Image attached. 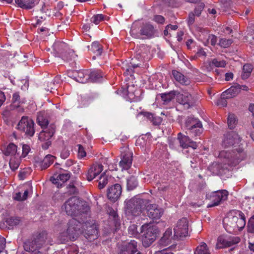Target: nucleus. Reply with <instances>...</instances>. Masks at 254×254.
Wrapping results in <instances>:
<instances>
[{"mask_svg": "<svg viewBox=\"0 0 254 254\" xmlns=\"http://www.w3.org/2000/svg\"><path fill=\"white\" fill-rule=\"evenodd\" d=\"M68 76L78 82L86 83L88 82L89 71L88 70H71L68 72Z\"/></svg>", "mask_w": 254, "mask_h": 254, "instance_id": "nucleus-14", "label": "nucleus"}, {"mask_svg": "<svg viewBox=\"0 0 254 254\" xmlns=\"http://www.w3.org/2000/svg\"><path fill=\"white\" fill-rule=\"evenodd\" d=\"M235 215L238 216V220L236 223V230H242L246 225V220L245 214L240 210L235 212Z\"/></svg>", "mask_w": 254, "mask_h": 254, "instance_id": "nucleus-27", "label": "nucleus"}, {"mask_svg": "<svg viewBox=\"0 0 254 254\" xmlns=\"http://www.w3.org/2000/svg\"><path fill=\"white\" fill-rule=\"evenodd\" d=\"M37 123L42 128L48 127L49 122L45 117L44 113L40 112L37 117Z\"/></svg>", "mask_w": 254, "mask_h": 254, "instance_id": "nucleus-35", "label": "nucleus"}, {"mask_svg": "<svg viewBox=\"0 0 254 254\" xmlns=\"http://www.w3.org/2000/svg\"><path fill=\"white\" fill-rule=\"evenodd\" d=\"M153 20L158 23L163 24L165 21V18L162 15H156L154 16Z\"/></svg>", "mask_w": 254, "mask_h": 254, "instance_id": "nucleus-61", "label": "nucleus"}, {"mask_svg": "<svg viewBox=\"0 0 254 254\" xmlns=\"http://www.w3.org/2000/svg\"><path fill=\"white\" fill-rule=\"evenodd\" d=\"M86 219L87 218H85L83 223L81 224V233L89 241L94 240L98 237V225L94 220L85 221Z\"/></svg>", "mask_w": 254, "mask_h": 254, "instance_id": "nucleus-5", "label": "nucleus"}, {"mask_svg": "<svg viewBox=\"0 0 254 254\" xmlns=\"http://www.w3.org/2000/svg\"><path fill=\"white\" fill-rule=\"evenodd\" d=\"M144 117L148 119L154 125H158L161 123V119L159 117L155 116L151 113L148 112H141L140 113Z\"/></svg>", "mask_w": 254, "mask_h": 254, "instance_id": "nucleus-31", "label": "nucleus"}, {"mask_svg": "<svg viewBox=\"0 0 254 254\" xmlns=\"http://www.w3.org/2000/svg\"><path fill=\"white\" fill-rule=\"evenodd\" d=\"M122 191L121 186L116 184L108 189L107 196L108 198L113 202L117 201L120 197Z\"/></svg>", "mask_w": 254, "mask_h": 254, "instance_id": "nucleus-18", "label": "nucleus"}, {"mask_svg": "<svg viewBox=\"0 0 254 254\" xmlns=\"http://www.w3.org/2000/svg\"><path fill=\"white\" fill-rule=\"evenodd\" d=\"M237 122L238 121L235 115L229 114L227 119V124L230 129H232L234 128L237 124Z\"/></svg>", "mask_w": 254, "mask_h": 254, "instance_id": "nucleus-43", "label": "nucleus"}, {"mask_svg": "<svg viewBox=\"0 0 254 254\" xmlns=\"http://www.w3.org/2000/svg\"><path fill=\"white\" fill-rule=\"evenodd\" d=\"M194 254H210L206 243H201L195 249Z\"/></svg>", "mask_w": 254, "mask_h": 254, "instance_id": "nucleus-39", "label": "nucleus"}, {"mask_svg": "<svg viewBox=\"0 0 254 254\" xmlns=\"http://www.w3.org/2000/svg\"><path fill=\"white\" fill-rule=\"evenodd\" d=\"M103 76V74L100 71H93L89 73L88 81L91 82H99L101 80Z\"/></svg>", "mask_w": 254, "mask_h": 254, "instance_id": "nucleus-33", "label": "nucleus"}, {"mask_svg": "<svg viewBox=\"0 0 254 254\" xmlns=\"http://www.w3.org/2000/svg\"><path fill=\"white\" fill-rule=\"evenodd\" d=\"M247 230L248 233L254 234V215L249 219L247 226Z\"/></svg>", "mask_w": 254, "mask_h": 254, "instance_id": "nucleus-50", "label": "nucleus"}, {"mask_svg": "<svg viewBox=\"0 0 254 254\" xmlns=\"http://www.w3.org/2000/svg\"><path fill=\"white\" fill-rule=\"evenodd\" d=\"M245 157L246 154L240 145L238 148L231 150H222L219 154L222 163L228 166H236Z\"/></svg>", "mask_w": 254, "mask_h": 254, "instance_id": "nucleus-2", "label": "nucleus"}, {"mask_svg": "<svg viewBox=\"0 0 254 254\" xmlns=\"http://www.w3.org/2000/svg\"><path fill=\"white\" fill-rule=\"evenodd\" d=\"M30 150V147L28 145L23 144L22 145V153L21 156L22 158H25L28 154Z\"/></svg>", "mask_w": 254, "mask_h": 254, "instance_id": "nucleus-55", "label": "nucleus"}, {"mask_svg": "<svg viewBox=\"0 0 254 254\" xmlns=\"http://www.w3.org/2000/svg\"><path fill=\"white\" fill-rule=\"evenodd\" d=\"M112 180L111 177L107 176L105 174H102L98 180L99 188L100 189H103L106 185Z\"/></svg>", "mask_w": 254, "mask_h": 254, "instance_id": "nucleus-42", "label": "nucleus"}, {"mask_svg": "<svg viewBox=\"0 0 254 254\" xmlns=\"http://www.w3.org/2000/svg\"><path fill=\"white\" fill-rule=\"evenodd\" d=\"M67 193L69 194H73L77 192V189L75 182H70L68 186H66Z\"/></svg>", "mask_w": 254, "mask_h": 254, "instance_id": "nucleus-49", "label": "nucleus"}, {"mask_svg": "<svg viewBox=\"0 0 254 254\" xmlns=\"http://www.w3.org/2000/svg\"><path fill=\"white\" fill-rule=\"evenodd\" d=\"M189 222L187 218L180 219L174 229V238H182L188 235Z\"/></svg>", "mask_w": 254, "mask_h": 254, "instance_id": "nucleus-11", "label": "nucleus"}, {"mask_svg": "<svg viewBox=\"0 0 254 254\" xmlns=\"http://www.w3.org/2000/svg\"><path fill=\"white\" fill-rule=\"evenodd\" d=\"M238 220V216H230L223 220V225L226 230L232 233L236 230V223Z\"/></svg>", "mask_w": 254, "mask_h": 254, "instance_id": "nucleus-23", "label": "nucleus"}, {"mask_svg": "<svg viewBox=\"0 0 254 254\" xmlns=\"http://www.w3.org/2000/svg\"><path fill=\"white\" fill-rule=\"evenodd\" d=\"M31 169L30 168H25L21 170L18 174V177L20 180H23L31 173Z\"/></svg>", "mask_w": 254, "mask_h": 254, "instance_id": "nucleus-48", "label": "nucleus"}, {"mask_svg": "<svg viewBox=\"0 0 254 254\" xmlns=\"http://www.w3.org/2000/svg\"><path fill=\"white\" fill-rule=\"evenodd\" d=\"M90 50L96 56H100L103 52V46L98 42H94L91 45Z\"/></svg>", "mask_w": 254, "mask_h": 254, "instance_id": "nucleus-37", "label": "nucleus"}, {"mask_svg": "<svg viewBox=\"0 0 254 254\" xmlns=\"http://www.w3.org/2000/svg\"><path fill=\"white\" fill-rule=\"evenodd\" d=\"M181 96L182 98L181 104L184 105L187 104L190 106L194 103V99L190 94L185 92L184 94H182Z\"/></svg>", "mask_w": 254, "mask_h": 254, "instance_id": "nucleus-36", "label": "nucleus"}, {"mask_svg": "<svg viewBox=\"0 0 254 254\" xmlns=\"http://www.w3.org/2000/svg\"><path fill=\"white\" fill-rule=\"evenodd\" d=\"M207 40L212 46H215L217 42V37L214 35H209Z\"/></svg>", "mask_w": 254, "mask_h": 254, "instance_id": "nucleus-62", "label": "nucleus"}, {"mask_svg": "<svg viewBox=\"0 0 254 254\" xmlns=\"http://www.w3.org/2000/svg\"><path fill=\"white\" fill-rule=\"evenodd\" d=\"M232 39H227L226 38H221L219 40V45L223 48H227L232 43Z\"/></svg>", "mask_w": 254, "mask_h": 254, "instance_id": "nucleus-52", "label": "nucleus"}, {"mask_svg": "<svg viewBox=\"0 0 254 254\" xmlns=\"http://www.w3.org/2000/svg\"><path fill=\"white\" fill-rule=\"evenodd\" d=\"M146 210L148 216L152 219H159L163 213L162 209L158 207L156 204H150L149 200V203L146 206Z\"/></svg>", "mask_w": 254, "mask_h": 254, "instance_id": "nucleus-16", "label": "nucleus"}, {"mask_svg": "<svg viewBox=\"0 0 254 254\" xmlns=\"http://www.w3.org/2000/svg\"><path fill=\"white\" fill-rule=\"evenodd\" d=\"M56 127L51 124L47 127L43 128V130L39 134V139L41 141H48L55 132Z\"/></svg>", "mask_w": 254, "mask_h": 254, "instance_id": "nucleus-22", "label": "nucleus"}, {"mask_svg": "<svg viewBox=\"0 0 254 254\" xmlns=\"http://www.w3.org/2000/svg\"><path fill=\"white\" fill-rule=\"evenodd\" d=\"M132 88H134V86H128L127 88V95L128 96L129 98L132 100L133 101H137L139 98L136 95V93L138 94L139 91L134 90L133 92L132 90Z\"/></svg>", "mask_w": 254, "mask_h": 254, "instance_id": "nucleus-46", "label": "nucleus"}, {"mask_svg": "<svg viewBox=\"0 0 254 254\" xmlns=\"http://www.w3.org/2000/svg\"><path fill=\"white\" fill-rule=\"evenodd\" d=\"M22 158L19 154L11 157L9 162V165L12 171H14L18 168Z\"/></svg>", "mask_w": 254, "mask_h": 254, "instance_id": "nucleus-29", "label": "nucleus"}, {"mask_svg": "<svg viewBox=\"0 0 254 254\" xmlns=\"http://www.w3.org/2000/svg\"><path fill=\"white\" fill-rule=\"evenodd\" d=\"M17 147L16 145L13 143H9L5 150L4 154L6 156L11 155V156L17 155L19 154L17 152Z\"/></svg>", "mask_w": 254, "mask_h": 254, "instance_id": "nucleus-40", "label": "nucleus"}, {"mask_svg": "<svg viewBox=\"0 0 254 254\" xmlns=\"http://www.w3.org/2000/svg\"><path fill=\"white\" fill-rule=\"evenodd\" d=\"M138 185L137 178L134 176H130L127 179V190H132L135 189Z\"/></svg>", "mask_w": 254, "mask_h": 254, "instance_id": "nucleus-30", "label": "nucleus"}, {"mask_svg": "<svg viewBox=\"0 0 254 254\" xmlns=\"http://www.w3.org/2000/svg\"><path fill=\"white\" fill-rule=\"evenodd\" d=\"M41 11L45 13L46 14L50 15V12H49V7L50 6L48 4H45L44 2L41 1L40 3Z\"/></svg>", "mask_w": 254, "mask_h": 254, "instance_id": "nucleus-56", "label": "nucleus"}, {"mask_svg": "<svg viewBox=\"0 0 254 254\" xmlns=\"http://www.w3.org/2000/svg\"><path fill=\"white\" fill-rule=\"evenodd\" d=\"M211 64L218 67H224L226 64L224 60H219L218 59H214L211 61Z\"/></svg>", "mask_w": 254, "mask_h": 254, "instance_id": "nucleus-51", "label": "nucleus"}, {"mask_svg": "<svg viewBox=\"0 0 254 254\" xmlns=\"http://www.w3.org/2000/svg\"><path fill=\"white\" fill-rule=\"evenodd\" d=\"M84 220L81 221V219L77 218H72L67 224L68 227L65 232L62 233L59 238L62 243L70 241H74L78 237L79 234L81 233L80 228L81 224L83 223Z\"/></svg>", "mask_w": 254, "mask_h": 254, "instance_id": "nucleus-3", "label": "nucleus"}, {"mask_svg": "<svg viewBox=\"0 0 254 254\" xmlns=\"http://www.w3.org/2000/svg\"><path fill=\"white\" fill-rule=\"evenodd\" d=\"M78 156L79 158H82L86 155V153L83 147V146L79 144L78 145Z\"/></svg>", "mask_w": 254, "mask_h": 254, "instance_id": "nucleus-60", "label": "nucleus"}, {"mask_svg": "<svg viewBox=\"0 0 254 254\" xmlns=\"http://www.w3.org/2000/svg\"><path fill=\"white\" fill-rule=\"evenodd\" d=\"M228 195V192L225 190L212 192L210 195L207 194L206 198L211 201V203L209 204L208 207H211L219 205L221 202L227 199Z\"/></svg>", "mask_w": 254, "mask_h": 254, "instance_id": "nucleus-10", "label": "nucleus"}, {"mask_svg": "<svg viewBox=\"0 0 254 254\" xmlns=\"http://www.w3.org/2000/svg\"><path fill=\"white\" fill-rule=\"evenodd\" d=\"M55 157L51 155H47L41 162V168L42 169H45L49 167L54 161Z\"/></svg>", "mask_w": 254, "mask_h": 254, "instance_id": "nucleus-41", "label": "nucleus"}, {"mask_svg": "<svg viewBox=\"0 0 254 254\" xmlns=\"http://www.w3.org/2000/svg\"><path fill=\"white\" fill-rule=\"evenodd\" d=\"M53 54L55 57L61 58L64 61H70L74 57V51L64 42L57 41L53 46Z\"/></svg>", "mask_w": 254, "mask_h": 254, "instance_id": "nucleus-4", "label": "nucleus"}, {"mask_svg": "<svg viewBox=\"0 0 254 254\" xmlns=\"http://www.w3.org/2000/svg\"><path fill=\"white\" fill-rule=\"evenodd\" d=\"M240 93V87L237 85L231 86L223 92L221 94V101L224 105H226L225 99H229L237 96Z\"/></svg>", "mask_w": 254, "mask_h": 254, "instance_id": "nucleus-24", "label": "nucleus"}, {"mask_svg": "<svg viewBox=\"0 0 254 254\" xmlns=\"http://www.w3.org/2000/svg\"><path fill=\"white\" fill-rule=\"evenodd\" d=\"M253 68V66L251 64H244L241 75L242 79H246L248 78L251 75Z\"/></svg>", "mask_w": 254, "mask_h": 254, "instance_id": "nucleus-38", "label": "nucleus"}, {"mask_svg": "<svg viewBox=\"0 0 254 254\" xmlns=\"http://www.w3.org/2000/svg\"><path fill=\"white\" fill-rule=\"evenodd\" d=\"M34 125V122L31 118L23 116L17 125V129L27 137H30L34 135L35 132Z\"/></svg>", "mask_w": 254, "mask_h": 254, "instance_id": "nucleus-6", "label": "nucleus"}, {"mask_svg": "<svg viewBox=\"0 0 254 254\" xmlns=\"http://www.w3.org/2000/svg\"><path fill=\"white\" fill-rule=\"evenodd\" d=\"M19 6L26 9H30L34 6L35 0H15Z\"/></svg>", "mask_w": 254, "mask_h": 254, "instance_id": "nucleus-32", "label": "nucleus"}, {"mask_svg": "<svg viewBox=\"0 0 254 254\" xmlns=\"http://www.w3.org/2000/svg\"><path fill=\"white\" fill-rule=\"evenodd\" d=\"M241 141V138L237 133L230 131L224 134L222 145L224 148H235L239 145Z\"/></svg>", "mask_w": 254, "mask_h": 254, "instance_id": "nucleus-9", "label": "nucleus"}, {"mask_svg": "<svg viewBox=\"0 0 254 254\" xmlns=\"http://www.w3.org/2000/svg\"><path fill=\"white\" fill-rule=\"evenodd\" d=\"M20 222L19 217H11L7 220V223L10 226H15L18 224Z\"/></svg>", "mask_w": 254, "mask_h": 254, "instance_id": "nucleus-54", "label": "nucleus"}, {"mask_svg": "<svg viewBox=\"0 0 254 254\" xmlns=\"http://www.w3.org/2000/svg\"><path fill=\"white\" fill-rule=\"evenodd\" d=\"M137 243L134 240L119 247L118 254H134L137 252Z\"/></svg>", "mask_w": 254, "mask_h": 254, "instance_id": "nucleus-17", "label": "nucleus"}, {"mask_svg": "<svg viewBox=\"0 0 254 254\" xmlns=\"http://www.w3.org/2000/svg\"><path fill=\"white\" fill-rule=\"evenodd\" d=\"M204 7V4L203 3H201L200 4L198 5L194 9V14L197 16H199L201 13L203 8Z\"/></svg>", "mask_w": 254, "mask_h": 254, "instance_id": "nucleus-59", "label": "nucleus"}, {"mask_svg": "<svg viewBox=\"0 0 254 254\" xmlns=\"http://www.w3.org/2000/svg\"><path fill=\"white\" fill-rule=\"evenodd\" d=\"M107 17L102 14H98L93 15L90 19L92 23L96 25L99 24L101 21L106 20Z\"/></svg>", "mask_w": 254, "mask_h": 254, "instance_id": "nucleus-47", "label": "nucleus"}, {"mask_svg": "<svg viewBox=\"0 0 254 254\" xmlns=\"http://www.w3.org/2000/svg\"><path fill=\"white\" fill-rule=\"evenodd\" d=\"M133 208L130 210L133 216H137L140 215L143 209H146V206L149 203V200L141 198H136L131 200Z\"/></svg>", "mask_w": 254, "mask_h": 254, "instance_id": "nucleus-15", "label": "nucleus"}, {"mask_svg": "<svg viewBox=\"0 0 254 254\" xmlns=\"http://www.w3.org/2000/svg\"><path fill=\"white\" fill-rule=\"evenodd\" d=\"M172 74L174 79L180 84L183 85H188L190 83V78L178 71L174 70L172 71Z\"/></svg>", "mask_w": 254, "mask_h": 254, "instance_id": "nucleus-25", "label": "nucleus"}, {"mask_svg": "<svg viewBox=\"0 0 254 254\" xmlns=\"http://www.w3.org/2000/svg\"><path fill=\"white\" fill-rule=\"evenodd\" d=\"M132 163V153L127 147L122 148L121 154V161L119 166L122 171L127 170L131 166Z\"/></svg>", "mask_w": 254, "mask_h": 254, "instance_id": "nucleus-12", "label": "nucleus"}, {"mask_svg": "<svg viewBox=\"0 0 254 254\" xmlns=\"http://www.w3.org/2000/svg\"><path fill=\"white\" fill-rule=\"evenodd\" d=\"M12 101L13 105L16 107H18L21 104H23L25 102V100H21L19 93L15 92L13 94Z\"/></svg>", "mask_w": 254, "mask_h": 254, "instance_id": "nucleus-45", "label": "nucleus"}, {"mask_svg": "<svg viewBox=\"0 0 254 254\" xmlns=\"http://www.w3.org/2000/svg\"><path fill=\"white\" fill-rule=\"evenodd\" d=\"M103 170V166L100 164H94L88 169L86 174V179L88 181H91L99 175Z\"/></svg>", "mask_w": 254, "mask_h": 254, "instance_id": "nucleus-20", "label": "nucleus"}, {"mask_svg": "<svg viewBox=\"0 0 254 254\" xmlns=\"http://www.w3.org/2000/svg\"><path fill=\"white\" fill-rule=\"evenodd\" d=\"M174 236H172V231L170 228H168L160 239V244L163 246H167L170 244Z\"/></svg>", "mask_w": 254, "mask_h": 254, "instance_id": "nucleus-28", "label": "nucleus"}, {"mask_svg": "<svg viewBox=\"0 0 254 254\" xmlns=\"http://www.w3.org/2000/svg\"><path fill=\"white\" fill-rule=\"evenodd\" d=\"M178 139L179 140L181 147L184 148L189 147L190 139L188 136L183 135L182 133L180 132L178 134Z\"/></svg>", "mask_w": 254, "mask_h": 254, "instance_id": "nucleus-34", "label": "nucleus"}, {"mask_svg": "<svg viewBox=\"0 0 254 254\" xmlns=\"http://www.w3.org/2000/svg\"><path fill=\"white\" fill-rule=\"evenodd\" d=\"M62 208L64 209L68 215L73 217V218L81 219V221L87 218L90 210L86 202L81 201L76 197L69 198Z\"/></svg>", "mask_w": 254, "mask_h": 254, "instance_id": "nucleus-1", "label": "nucleus"}, {"mask_svg": "<svg viewBox=\"0 0 254 254\" xmlns=\"http://www.w3.org/2000/svg\"><path fill=\"white\" fill-rule=\"evenodd\" d=\"M176 91H171L167 93H163L161 95V97L165 103H167L174 98L176 95Z\"/></svg>", "mask_w": 254, "mask_h": 254, "instance_id": "nucleus-44", "label": "nucleus"}, {"mask_svg": "<svg viewBox=\"0 0 254 254\" xmlns=\"http://www.w3.org/2000/svg\"><path fill=\"white\" fill-rule=\"evenodd\" d=\"M72 171L74 174H79L80 172V165L79 164H74L72 167Z\"/></svg>", "mask_w": 254, "mask_h": 254, "instance_id": "nucleus-64", "label": "nucleus"}, {"mask_svg": "<svg viewBox=\"0 0 254 254\" xmlns=\"http://www.w3.org/2000/svg\"><path fill=\"white\" fill-rule=\"evenodd\" d=\"M155 30L153 26L149 23H143L140 29L139 34L135 33V30L132 28L130 33L135 38H140V36H144V38L149 39L153 37Z\"/></svg>", "mask_w": 254, "mask_h": 254, "instance_id": "nucleus-13", "label": "nucleus"}, {"mask_svg": "<svg viewBox=\"0 0 254 254\" xmlns=\"http://www.w3.org/2000/svg\"><path fill=\"white\" fill-rule=\"evenodd\" d=\"M240 239L238 237H235L233 239L226 240L222 236H220L217 239V242L216 244V249H220L230 247L234 244L239 242Z\"/></svg>", "mask_w": 254, "mask_h": 254, "instance_id": "nucleus-21", "label": "nucleus"}, {"mask_svg": "<svg viewBox=\"0 0 254 254\" xmlns=\"http://www.w3.org/2000/svg\"><path fill=\"white\" fill-rule=\"evenodd\" d=\"M70 173L66 172L63 173L54 174L51 178V181L53 184L56 185L57 187L59 188L62 187L63 185L68 180L70 177Z\"/></svg>", "mask_w": 254, "mask_h": 254, "instance_id": "nucleus-19", "label": "nucleus"}, {"mask_svg": "<svg viewBox=\"0 0 254 254\" xmlns=\"http://www.w3.org/2000/svg\"><path fill=\"white\" fill-rule=\"evenodd\" d=\"M185 126L189 130L193 129L194 127H202L201 122L198 119L193 117H189L187 119Z\"/></svg>", "mask_w": 254, "mask_h": 254, "instance_id": "nucleus-26", "label": "nucleus"}, {"mask_svg": "<svg viewBox=\"0 0 254 254\" xmlns=\"http://www.w3.org/2000/svg\"><path fill=\"white\" fill-rule=\"evenodd\" d=\"M195 14L193 12H190L189 14L188 23L189 25H192L195 21Z\"/></svg>", "mask_w": 254, "mask_h": 254, "instance_id": "nucleus-63", "label": "nucleus"}, {"mask_svg": "<svg viewBox=\"0 0 254 254\" xmlns=\"http://www.w3.org/2000/svg\"><path fill=\"white\" fill-rule=\"evenodd\" d=\"M225 169H227V167H222L221 164L217 163L214 165V171H216L217 174H222Z\"/></svg>", "mask_w": 254, "mask_h": 254, "instance_id": "nucleus-58", "label": "nucleus"}, {"mask_svg": "<svg viewBox=\"0 0 254 254\" xmlns=\"http://www.w3.org/2000/svg\"><path fill=\"white\" fill-rule=\"evenodd\" d=\"M189 130L192 133V135L195 136L199 135L202 132V127H194L193 129H190Z\"/></svg>", "mask_w": 254, "mask_h": 254, "instance_id": "nucleus-57", "label": "nucleus"}, {"mask_svg": "<svg viewBox=\"0 0 254 254\" xmlns=\"http://www.w3.org/2000/svg\"><path fill=\"white\" fill-rule=\"evenodd\" d=\"M46 235L44 233H40L31 242L24 244V250L27 252H31L33 254H41V252L37 250L40 249L45 244Z\"/></svg>", "mask_w": 254, "mask_h": 254, "instance_id": "nucleus-8", "label": "nucleus"}, {"mask_svg": "<svg viewBox=\"0 0 254 254\" xmlns=\"http://www.w3.org/2000/svg\"><path fill=\"white\" fill-rule=\"evenodd\" d=\"M142 243L144 247H149L155 241L156 237V229L155 227L148 224H145L141 227Z\"/></svg>", "mask_w": 254, "mask_h": 254, "instance_id": "nucleus-7", "label": "nucleus"}, {"mask_svg": "<svg viewBox=\"0 0 254 254\" xmlns=\"http://www.w3.org/2000/svg\"><path fill=\"white\" fill-rule=\"evenodd\" d=\"M93 100V97H91L89 96H85L83 97H81V99L79 100L81 102V105L82 107L85 106L89 104L91 101Z\"/></svg>", "mask_w": 254, "mask_h": 254, "instance_id": "nucleus-53", "label": "nucleus"}]
</instances>
